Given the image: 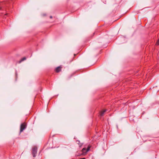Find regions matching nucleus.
Segmentation results:
<instances>
[{
  "label": "nucleus",
  "instance_id": "1a4fd4ad",
  "mask_svg": "<svg viewBox=\"0 0 159 159\" xmlns=\"http://www.w3.org/2000/svg\"><path fill=\"white\" fill-rule=\"evenodd\" d=\"M158 41H159V39H158Z\"/></svg>",
  "mask_w": 159,
  "mask_h": 159
},
{
  "label": "nucleus",
  "instance_id": "39448f33",
  "mask_svg": "<svg viewBox=\"0 0 159 159\" xmlns=\"http://www.w3.org/2000/svg\"><path fill=\"white\" fill-rule=\"evenodd\" d=\"M37 150V148H34L33 149V153L34 155L36 153Z\"/></svg>",
  "mask_w": 159,
  "mask_h": 159
},
{
  "label": "nucleus",
  "instance_id": "0eeeda50",
  "mask_svg": "<svg viewBox=\"0 0 159 159\" xmlns=\"http://www.w3.org/2000/svg\"><path fill=\"white\" fill-rule=\"evenodd\" d=\"M50 18H52V16H51L50 17Z\"/></svg>",
  "mask_w": 159,
  "mask_h": 159
},
{
  "label": "nucleus",
  "instance_id": "20e7f679",
  "mask_svg": "<svg viewBox=\"0 0 159 159\" xmlns=\"http://www.w3.org/2000/svg\"><path fill=\"white\" fill-rule=\"evenodd\" d=\"M106 110L105 109L102 110L100 113V115L101 116H102L103 115L104 113L106 111Z\"/></svg>",
  "mask_w": 159,
  "mask_h": 159
},
{
  "label": "nucleus",
  "instance_id": "423d86ee",
  "mask_svg": "<svg viewBox=\"0 0 159 159\" xmlns=\"http://www.w3.org/2000/svg\"><path fill=\"white\" fill-rule=\"evenodd\" d=\"M159 44V41H158V39L156 45H158Z\"/></svg>",
  "mask_w": 159,
  "mask_h": 159
},
{
  "label": "nucleus",
  "instance_id": "6e6552de",
  "mask_svg": "<svg viewBox=\"0 0 159 159\" xmlns=\"http://www.w3.org/2000/svg\"><path fill=\"white\" fill-rule=\"evenodd\" d=\"M34 157L35 156V155H33Z\"/></svg>",
  "mask_w": 159,
  "mask_h": 159
},
{
  "label": "nucleus",
  "instance_id": "7ed1b4c3",
  "mask_svg": "<svg viewBox=\"0 0 159 159\" xmlns=\"http://www.w3.org/2000/svg\"><path fill=\"white\" fill-rule=\"evenodd\" d=\"M61 66H59L56 69V71L57 72H60L61 70Z\"/></svg>",
  "mask_w": 159,
  "mask_h": 159
},
{
  "label": "nucleus",
  "instance_id": "f03ea898",
  "mask_svg": "<svg viewBox=\"0 0 159 159\" xmlns=\"http://www.w3.org/2000/svg\"><path fill=\"white\" fill-rule=\"evenodd\" d=\"M26 125L25 124H22L20 126V132H22L23 130L25 128Z\"/></svg>",
  "mask_w": 159,
  "mask_h": 159
},
{
  "label": "nucleus",
  "instance_id": "f257e3e1",
  "mask_svg": "<svg viewBox=\"0 0 159 159\" xmlns=\"http://www.w3.org/2000/svg\"><path fill=\"white\" fill-rule=\"evenodd\" d=\"M90 147L89 146L86 149L85 148H84L82 150V155H85L86 154L87 152L89 151Z\"/></svg>",
  "mask_w": 159,
  "mask_h": 159
}]
</instances>
